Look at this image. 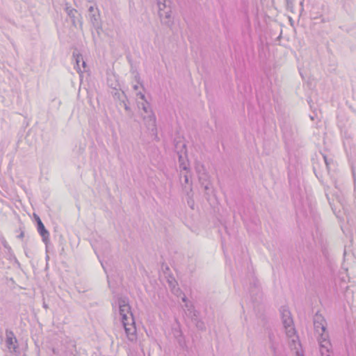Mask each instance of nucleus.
<instances>
[{
    "label": "nucleus",
    "mask_w": 356,
    "mask_h": 356,
    "mask_svg": "<svg viewBox=\"0 0 356 356\" xmlns=\"http://www.w3.org/2000/svg\"><path fill=\"white\" fill-rule=\"evenodd\" d=\"M185 307L188 309L189 312H191V309H193V306L192 304L188 303V302H186Z\"/></svg>",
    "instance_id": "obj_25"
},
{
    "label": "nucleus",
    "mask_w": 356,
    "mask_h": 356,
    "mask_svg": "<svg viewBox=\"0 0 356 356\" xmlns=\"http://www.w3.org/2000/svg\"><path fill=\"white\" fill-rule=\"evenodd\" d=\"M177 332H179V335L175 334V338L177 339V341L178 344L179 345V346L184 348L186 346V341L184 339V337L182 332L180 329H179Z\"/></svg>",
    "instance_id": "obj_17"
},
{
    "label": "nucleus",
    "mask_w": 356,
    "mask_h": 356,
    "mask_svg": "<svg viewBox=\"0 0 356 356\" xmlns=\"http://www.w3.org/2000/svg\"><path fill=\"white\" fill-rule=\"evenodd\" d=\"M129 318V321L122 323L128 339L131 341H134L137 339L136 327L134 317Z\"/></svg>",
    "instance_id": "obj_8"
},
{
    "label": "nucleus",
    "mask_w": 356,
    "mask_h": 356,
    "mask_svg": "<svg viewBox=\"0 0 356 356\" xmlns=\"http://www.w3.org/2000/svg\"><path fill=\"white\" fill-rule=\"evenodd\" d=\"M188 204L190 205V207L193 209V204H192V205H191V202H190L189 201H188Z\"/></svg>",
    "instance_id": "obj_35"
},
{
    "label": "nucleus",
    "mask_w": 356,
    "mask_h": 356,
    "mask_svg": "<svg viewBox=\"0 0 356 356\" xmlns=\"http://www.w3.org/2000/svg\"><path fill=\"white\" fill-rule=\"evenodd\" d=\"M136 78H137L138 79H140V77L138 76H136ZM138 82L140 83L139 80H138Z\"/></svg>",
    "instance_id": "obj_37"
},
{
    "label": "nucleus",
    "mask_w": 356,
    "mask_h": 356,
    "mask_svg": "<svg viewBox=\"0 0 356 356\" xmlns=\"http://www.w3.org/2000/svg\"><path fill=\"white\" fill-rule=\"evenodd\" d=\"M96 10H98L97 8H94V6H90L88 8V15L95 13Z\"/></svg>",
    "instance_id": "obj_24"
},
{
    "label": "nucleus",
    "mask_w": 356,
    "mask_h": 356,
    "mask_svg": "<svg viewBox=\"0 0 356 356\" xmlns=\"http://www.w3.org/2000/svg\"><path fill=\"white\" fill-rule=\"evenodd\" d=\"M197 314L198 312L193 310V321H195V326L199 330L204 331L206 330L205 324L202 320L197 319Z\"/></svg>",
    "instance_id": "obj_14"
},
{
    "label": "nucleus",
    "mask_w": 356,
    "mask_h": 356,
    "mask_svg": "<svg viewBox=\"0 0 356 356\" xmlns=\"http://www.w3.org/2000/svg\"><path fill=\"white\" fill-rule=\"evenodd\" d=\"M133 88H134V90H138V86L137 85H134V86H133Z\"/></svg>",
    "instance_id": "obj_33"
},
{
    "label": "nucleus",
    "mask_w": 356,
    "mask_h": 356,
    "mask_svg": "<svg viewBox=\"0 0 356 356\" xmlns=\"http://www.w3.org/2000/svg\"><path fill=\"white\" fill-rule=\"evenodd\" d=\"M6 346L9 350H13L14 352H17V340L13 333V331L6 330Z\"/></svg>",
    "instance_id": "obj_9"
},
{
    "label": "nucleus",
    "mask_w": 356,
    "mask_h": 356,
    "mask_svg": "<svg viewBox=\"0 0 356 356\" xmlns=\"http://www.w3.org/2000/svg\"><path fill=\"white\" fill-rule=\"evenodd\" d=\"M287 10L293 11V0H286Z\"/></svg>",
    "instance_id": "obj_23"
},
{
    "label": "nucleus",
    "mask_w": 356,
    "mask_h": 356,
    "mask_svg": "<svg viewBox=\"0 0 356 356\" xmlns=\"http://www.w3.org/2000/svg\"><path fill=\"white\" fill-rule=\"evenodd\" d=\"M179 329H180V328H179H179H177H177H175V329L174 330V332H173V333H174V335H175V334H176V335H179V332H177Z\"/></svg>",
    "instance_id": "obj_32"
},
{
    "label": "nucleus",
    "mask_w": 356,
    "mask_h": 356,
    "mask_svg": "<svg viewBox=\"0 0 356 356\" xmlns=\"http://www.w3.org/2000/svg\"><path fill=\"white\" fill-rule=\"evenodd\" d=\"M119 313L121 316L122 322L128 321L129 318L134 317L131 312V307L126 298H120L118 299Z\"/></svg>",
    "instance_id": "obj_7"
},
{
    "label": "nucleus",
    "mask_w": 356,
    "mask_h": 356,
    "mask_svg": "<svg viewBox=\"0 0 356 356\" xmlns=\"http://www.w3.org/2000/svg\"><path fill=\"white\" fill-rule=\"evenodd\" d=\"M199 181L207 194L211 188V184L209 180V175L207 172H202V174L198 175Z\"/></svg>",
    "instance_id": "obj_10"
},
{
    "label": "nucleus",
    "mask_w": 356,
    "mask_h": 356,
    "mask_svg": "<svg viewBox=\"0 0 356 356\" xmlns=\"http://www.w3.org/2000/svg\"><path fill=\"white\" fill-rule=\"evenodd\" d=\"M195 170L198 175L202 174V172H206L204 166L200 163H197L195 165Z\"/></svg>",
    "instance_id": "obj_20"
},
{
    "label": "nucleus",
    "mask_w": 356,
    "mask_h": 356,
    "mask_svg": "<svg viewBox=\"0 0 356 356\" xmlns=\"http://www.w3.org/2000/svg\"><path fill=\"white\" fill-rule=\"evenodd\" d=\"M181 300L183 302H187V298L186 297L185 295H184V296L181 298Z\"/></svg>",
    "instance_id": "obj_31"
},
{
    "label": "nucleus",
    "mask_w": 356,
    "mask_h": 356,
    "mask_svg": "<svg viewBox=\"0 0 356 356\" xmlns=\"http://www.w3.org/2000/svg\"><path fill=\"white\" fill-rule=\"evenodd\" d=\"M268 338L270 341V348L273 351L274 356H278L277 354V348H278V343L275 339L274 334L272 332L268 334Z\"/></svg>",
    "instance_id": "obj_13"
},
{
    "label": "nucleus",
    "mask_w": 356,
    "mask_h": 356,
    "mask_svg": "<svg viewBox=\"0 0 356 356\" xmlns=\"http://www.w3.org/2000/svg\"><path fill=\"white\" fill-rule=\"evenodd\" d=\"M143 120L146 128L149 131V134L154 137V139L159 140V138L158 137L157 132L156 118L152 110L149 111V115L143 117Z\"/></svg>",
    "instance_id": "obj_5"
},
{
    "label": "nucleus",
    "mask_w": 356,
    "mask_h": 356,
    "mask_svg": "<svg viewBox=\"0 0 356 356\" xmlns=\"http://www.w3.org/2000/svg\"><path fill=\"white\" fill-rule=\"evenodd\" d=\"M182 147H183V148H186V145H185V144H183V145H182Z\"/></svg>",
    "instance_id": "obj_38"
},
{
    "label": "nucleus",
    "mask_w": 356,
    "mask_h": 356,
    "mask_svg": "<svg viewBox=\"0 0 356 356\" xmlns=\"http://www.w3.org/2000/svg\"><path fill=\"white\" fill-rule=\"evenodd\" d=\"M122 104H123L125 111L128 112V115L131 118L133 116L134 113H133L130 106L124 101H122Z\"/></svg>",
    "instance_id": "obj_22"
},
{
    "label": "nucleus",
    "mask_w": 356,
    "mask_h": 356,
    "mask_svg": "<svg viewBox=\"0 0 356 356\" xmlns=\"http://www.w3.org/2000/svg\"><path fill=\"white\" fill-rule=\"evenodd\" d=\"M188 204L190 205V207L193 209V204H192V205H191V202H190L189 201H188Z\"/></svg>",
    "instance_id": "obj_36"
},
{
    "label": "nucleus",
    "mask_w": 356,
    "mask_h": 356,
    "mask_svg": "<svg viewBox=\"0 0 356 356\" xmlns=\"http://www.w3.org/2000/svg\"><path fill=\"white\" fill-rule=\"evenodd\" d=\"M283 134L286 140H292L294 139L295 132L291 128L284 127L283 129Z\"/></svg>",
    "instance_id": "obj_16"
},
{
    "label": "nucleus",
    "mask_w": 356,
    "mask_h": 356,
    "mask_svg": "<svg viewBox=\"0 0 356 356\" xmlns=\"http://www.w3.org/2000/svg\"><path fill=\"white\" fill-rule=\"evenodd\" d=\"M313 170L316 177L320 179L322 177V173L321 172L320 166L318 163H315L313 165Z\"/></svg>",
    "instance_id": "obj_19"
},
{
    "label": "nucleus",
    "mask_w": 356,
    "mask_h": 356,
    "mask_svg": "<svg viewBox=\"0 0 356 356\" xmlns=\"http://www.w3.org/2000/svg\"><path fill=\"white\" fill-rule=\"evenodd\" d=\"M321 155H322V157H323L325 165L326 170H327V173L329 174L330 172V170H331V167L332 165H334L333 160H332V159L328 158L324 154H321Z\"/></svg>",
    "instance_id": "obj_15"
},
{
    "label": "nucleus",
    "mask_w": 356,
    "mask_h": 356,
    "mask_svg": "<svg viewBox=\"0 0 356 356\" xmlns=\"http://www.w3.org/2000/svg\"><path fill=\"white\" fill-rule=\"evenodd\" d=\"M314 332L318 334L320 353L321 356H332V346L327 330V322L325 318L316 312L313 318Z\"/></svg>",
    "instance_id": "obj_1"
},
{
    "label": "nucleus",
    "mask_w": 356,
    "mask_h": 356,
    "mask_svg": "<svg viewBox=\"0 0 356 356\" xmlns=\"http://www.w3.org/2000/svg\"><path fill=\"white\" fill-rule=\"evenodd\" d=\"M35 220H36V222H37V225H38V220H41L40 217L35 215Z\"/></svg>",
    "instance_id": "obj_30"
},
{
    "label": "nucleus",
    "mask_w": 356,
    "mask_h": 356,
    "mask_svg": "<svg viewBox=\"0 0 356 356\" xmlns=\"http://www.w3.org/2000/svg\"><path fill=\"white\" fill-rule=\"evenodd\" d=\"M37 229L40 235L42 236V241L47 245L49 242V232L45 228L42 220H38V225H37Z\"/></svg>",
    "instance_id": "obj_11"
},
{
    "label": "nucleus",
    "mask_w": 356,
    "mask_h": 356,
    "mask_svg": "<svg viewBox=\"0 0 356 356\" xmlns=\"http://www.w3.org/2000/svg\"><path fill=\"white\" fill-rule=\"evenodd\" d=\"M326 197H327V200H328V201H330V198H329V196H328V195H327V194H326ZM329 203H330V204L331 205V202H329Z\"/></svg>",
    "instance_id": "obj_34"
},
{
    "label": "nucleus",
    "mask_w": 356,
    "mask_h": 356,
    "mask_svg": "<svg viewBox=\"0 0 356 356\" xmlns=\"http://www.w3.org/2000/svg\"><path fill=\"white\" fill-rule=\"evenodd\" d=\"M90 22L92 28L95 30V33H92V38L95 42L101 37L103 31L102 22L100 17L99 10H96L95 13L88 15Z\"/></svg>",
    "instance_id": "obj_4"
},
{
    "label": "nucleus",
    "mask_w": 356,
    "mask_h": 356,
    "mask_svg": "<svg viewBox=\"0 0 356 356\" xmlns=\"http://www.w3.org/2000/svg\"><path fill=\"white\" fill-rule=\"evenodd\" d=\"M73 56H74V57H75L76 63V67H77V71H80V70H81V68H80V67H79V63H80L81 60V61H82V66H83V67H86V63H85V61H84V60H83V58H82V57H81L80 55H76V56H75V54H74V53H73Z\"/></svg>",
    "instance_id": "obj_18"
},
{
    "label": "nucleus",
    "mask_w": 356,
    "mask_h": 356,
    "mask_svg": "<svg viewBox=\"0 0 356 356\" xmlns=\"http://www.w3.org/2000/svg\"><path fill=\"white\" fill-rule=\"evenodd\" d=\"M170 1L169 0H164L161 2V0H157V5L159 8V16L163 24L170 27L173 24V17L172 16V9L170 6Z\"/></svg>",
    "instance_id": "obj_2"
},
{
    "label": "nucleus",
    "mask_w": 356,
    "mask_h": 356,
    "mask_svg": "<svg viewBox=\"0 0 356 356\" xmlns=\"http://www.w3.org/2000/svg\"><path fill=\"white\" fill-rule=\"evenodd\" d=\"M142 109L145 113L149 114V111L152 110L150 107V104L148 102H145V104H142Z\"/></svg>",
    "instance_id": "obj_21"
},
{
    "label": "nucleus",
    "mask_w": 356,
    "mask_h": 356,
    "mask_svg": "<svg viewBox=\"0 0 356 356\" xmlns=\"http://www.w3.org/2000/svg\"><path fill=\"white\" fill-rule=\"evenodd\" d=\"M177 154L179 168L187 172L190 171L188 160L184 157L179 152H177Z\"/></svg>",
    "instance_id": "obj_12"
},
{
    "label": "nucleus",
    "mask_w": 356,
    "mask_h": 356,
    "mask_svg": "<svg viewBox=\"0 0 356 356\" xmlns=\"http://www.w3.org/2000/svg\"><path fill=\"white\" fill-rule=\"evenodd\" d=\"M137 95H138V96H139V97H140V98L141 99H143V101H145V102H147V99H146V98H145V95L144 94H143L142 92H138V93L137 94Z\"/></svg>",
    "instance_id": "obj_26"
},
{
    "label": "nucleus",
    "mask_w": 356,
    "mask_h": 356,
    "mask_svg": "<svg viewBox=\"0 0 356 356\" xmlns=\"http://www.w3.org/2000/svg\"><path fill=\"white\" fill-rule=\"evenodd\" d=\"M24 236V232L23 230H21L20 234L17 236L19 238H23Z\"/></svg>",
    "instance_id": "obj_29"
},
{
    "label": "nucleus",
    "mask_w": 356,
    "mask_h": 356,
    "mask_svg": "<svg viewBox=\"0 0 356 356\" xmlns=\"http://www.w3.org/2000/svg\"><path fill=\"white\" fill-rule=\"evenodd\" d=\"M254 290L256 291V294L259 295L260 296V292L259 289V286L256 282L254 283Z\"/></svg>",
    "instance_id": "obj_27"
},
{
    "label": "nucleus",
    "mask_w": 356,
    "mask_h": 356,
    "mask_svg": "<svg viewBox=\"0 0 356 356\" xmlns=\"http://www.w3.org/2000/svg\"><path fill=\"white\" fill-rule=\"evenodd\" d=\"M184 184H188L189 183V178H188V176L187 175H184Z\"/></svg>",
    "instance_id": "obj_28"
},
{
    "label": "nucleus",
    "mask_w": 356,
    "mask_h": 356,
    "mask_svg": "<svg viewBox=\"0 0 356 356\" xmlns=\"http://www.w3.org/2000/svg\"><path fill=\"white\" fill-rule=\"evenodd\" d=\"M44 307H45V308H47V305H46V304H44Z\"/></svg>",
    "instance_id": "obj_39"
},
{
    "label": "nucleus",
    "mask_w": 356,
    "mask_h": 356,
    "mask_svg": "<svg viewBox=\"0 0 356 356\" xmlns=\"http://www.w3.org/2000/svg\"><path fill=\"white\" fill-rule=\"evenodd\" d=\"M280 313L283 325L286 330V334L289 337H292L296 334V330L293 325V321L291 312L287 307L282 306L280 308Z\"/></svg>",
    "instance_id": "obj_3"
},
{
    "label": "nucleus",
    "mask_w": 356,
    "mask_h": 356,
    "mask_svg": "<svg viewBox=\"0 0 356 356\" xmlns=\"http://www.w3.org/2000/svg\"><path fill=\"white\" fill-rule=\"evenodd\" d=\"M65 11L67 14L68 17L71 19L72 24L74 26L77 27L82 30L83 29V20L81 15L78 12L77 10L72 8L69 3H65Z\"/></svg>",
    "instance_id": "obj_6"
}]
</instances>
